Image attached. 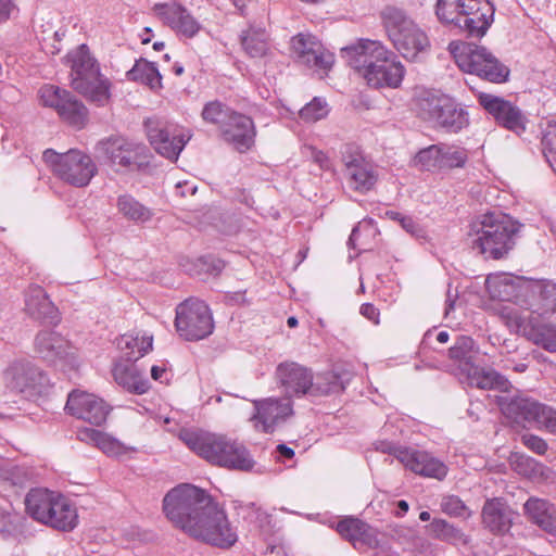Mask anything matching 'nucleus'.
<instances>
[{
	"instance_id": "59",
	"label": "nucleus",
	"mask_w": 556,
	"mask_h": 556,
	"mask_svg": "<svg viewBox=\"0 0 556 556\" xmlns=\"http://www.w3.org/2000/svg\"><path fill=\"white\" fill-rule=\"evenodd\" d=\"M15 9L14 0H0V23L8 21Z\"/></svg>"
},
{
	"instance_id": "20",
	"label": "nucleus",
	"mask_w": 556,
	"mask_h": 556,
	"mask_svg": "<svg viewBox=\"0 0 556 556\" xmlns=\"http://www.w3.org/2000/svg\"><path fill=\"white\" fill-rule=\"evenodd\" d=\"M222 140L239 153L250 151L256 137V127L253 119L235 111L219 129Z\"/></svg>"
},
{
	"instance_id": "4",
	"label": "nucleus",
	"mask_w": 556,
	"mask_h": 556,
	"mask_svg": "<svg viewBox=\"0 0 556 556\" xmlns=\"http://www.w3.org/2000/svg\"><path fill=\"white\" fill-rule=\"evenodd\" d=\"M417 116L434 129L458 134L469 125V114L454 98L437 90H424L414 100Z\"/></svg>"
},
{
	"instance_id": "1",
	"label": "nucleus",
	"mask_w": 556,
	"mask_h": 556,
	"mask_svg": "<svg viewBox=\"0 0 556 556\" xmlns=\"http://www.w3.org/2000/svg\"><path fill=\"white\" fill-rule=\"evenodd\" d=\"M166 517L190 536L219 548H229L238 541L236 529L225 510L204 490L181 484L163 500Z\"/></svg>"
},
{
	"instance_id": "14",
	"label": "nucleus",
	"mask_w": 556,
	"mask_h": 556,
	"mask_svg": "<svg viewBox=\"0 0 556 556\" xmlns=\"http://www.w3.org/2000/svg\"><path fill=\"white\" fill-rule=\"evenodd\" d=\"M144 125L151 146L159 154L174 162L192 137L190 130L175 123L150 118Z\"/></svg>"
},
{
	"instance_id": "39",
	"label": "nucleus",
	"mask_w": 556,
	"mask_h": 556,
	"mask_svg": "<svg viewBox=\"0 0 556 556\" xmlns=\"http://www.w3.org/2000/svg\"><path fill=\"white\" fill-rule=\"evenodd\" d=\"M27 518L13 508H0V535L4 540H20L27 533Z\"/></svg>"
},
{
	"instance_id": "36",
	"label": "nucleus",
	"mask_w": 556,
	"mask_h": 556,
	"mask_svg": "<svg viewBox=\"0 0 556 556\" xmlns=\"http://www.w3.org/2000/svg\"><path fill=\"white\" fill-rule=\"evenodd\" d=\"M244 52L252 59L265 58L270 53L269 37L265 28L250 25L240 35Z\"/></svg>"
},
{
	"instance_id": "58",
	"label": "nucleus",
	"mask_w": 556,
	"mask_h": 556,
	"mask_svg": "<svg viewBox=\"0 0 556 556\" xmlns=\"http://www.w3.org/2000/svg\"><path fill=\"white\" fill-rule=\"evenodd\" d=\"M400 224L405 231L413 236L419 237L420 233L422 232V229L420 228L418 223H416L410 216H404L403 218H401Z\"/></svg>"
},
{
	"instance_id": "48",
	"label": "nucleus",
	"mask_w": 556,
	"mask_h": 556,
	"mask_svg": "<svg viewBox=\"0 0 556 556\" xmlns=\"http://www.w3.org/2000/svg\"><path fill=\"white\" fill-rule=\"evenodd\" d=\"M329 113V108L325 99L315 97L309 103L300 111V117L306 123H315L325 118Z\"/></svg>"
},
{
	"instance_id": "31",
	"label": "nucleus",
	"mask_w": 556,
	"mask_h": 556,
	"mask_svg": "<svg viewBox=\"0 0 556 556\" xmlns=\"http://www.w3.org/2000/svg\"><path fill=\"white\" fill-rule=\"evenodd\" d=\"M25 311L34 319L48 323H59V311L49 299L46 291L37 285H31L25 292Z\"/></svg>"
},
{
	"instance_id": "42",
	"label": "nucleus",
	"mask_w": 556,
	"mask_h": 556,
	"mask_svg": "<svg viewBox=\"0 0 556 556\" xmlns=\"http://www.w3.org/2000/svg\"><path fill=\"white\" fill-rule=\"evenodd\" d=\"M117 208L125 218L137 224L147 223L153 216V213L149 207L129 194L118 197Z\"/></svg>"
},
{
	"instance_id": "63",
	"label": "nucleus",
	"mask_w": 556,
	"mask_h": 556,
	"mask_svg": "<svg viewBox=\"0 0 556 556\" xmlns=\"http://www.w3.org/2000/svg\"><path fill=\"white\" fill-rule=\"evenodd\" d=\"M277 452L281 457L287 459H291L294 456V451L286 444H278Z\"/></svg>"
},
{
	"instance_id": "27",
	"label": "nucleus",
	"mask_w": 556,
	"mask_h": 556,
	"mask_svg": "<svg viewBox=\"0 0 556 556\" xmlns=\"http://www.w3.org/2000/svg\"><path fill=\"white\" fill-rule=\"evenodd\" d=\"M525 283H529V279L509 274L490 275L485 279V288L491 299L503 302L516 301L520 306H525L527 298Z\"/></svg>"
},
{
	"instance_id": "26",
	"label": "nucleus",
	"mask_w": 556,
	"mask_h": 556,
	"mask_svg": "<svg viewBox=\"0 0 556 556\" xmlns=\"http://www.w3.org/2000/svg\"><path fill=\"white\" fill-rule=\"evenodd\" d=\"M153 11L157 17L178 35L187 38L194 37L201 29L200 23L191 13L176 1L168 3H156Z\"/></svg>"
},
{
	"instance_id": "43",
	"label": "nucleus",
	"mask_w": 556,
	"mask_h": 556,
	"mask_svg": "<svg viewBox=\"0 0 556 556\" xmlns=\"http://www.w3.org/2000/svg\"><path fill=\"white\" fill-rule=\"evenodd\" d=\"M344 390L341 377L334 371H325L316 376L312 375L311 396H325Z\"/></svg>"
},
{
	"instance_id": "50",
	"label": "nucleus",
	"mask_w": 556,
	"mask_h": 556,
	"mask_svg": "<svg viewBox=\"0 0 556 556\" xmlns=\"http://www.w3.org/2000/svg\"><path fill=\"white\" fill-rule=\"evenodd\" d=\"M1 479L13 486L23 488L30 480V472L25 467L9 464L1 468Z\"/></svg>"
},
{
	"instance_id": "24",
	"label": "nucleus",
	"mask_w": 556,
	"mask_h": 556,
	"mask_svg": "<svg viewBox=\"0 0 556 556\" xmlns=\"http://www.w3.org/2000/svg\"><path fill=\"white\" fill-rule=\"evenodd\" d=\"M313 371L296 362L280 363L275 371L278 386L285 393V399L308 395L312 387Z\"/></svg>"
},
{
	"instance_id": "51",
	"label": "nucleus",
	"mask_w": 556,
	"mask_h": 556,
	"mask_svg": "<svg viewBox=\"0 0 556 556\" xmlns=\"http://www.w3.org/2000/svg\"><path fill=\"white\" fill-rule=\"evenodd\" d=\"M441 509L443 513L452 517H469L471 513L464 502L456 495H448L443 497L441 502Z\"/></svg>"
},
{
	"instance_id": "16",
	"label": "nucleus",
	"mask_w": 556,
	"mask_h": 556,
	"mask_svg": "<svg viewBox=\"0 0 556 556\" xmlns=\"http://www.w3.org/2000/svg\"><path fill=\"white\" fill-rule=\"evenodd\" d=\"M39 98L45 106L56 110L60 117L76 128H83L88 121L87 108L70 91L58 86L45 85L39 89Z\"/></svg>"
},
{
	"instance_id": "45",
	"label": "nucleus",
	"mask_w": 556,
	"mask_h": 556,
	"mask_svg": "<svg viewBox=\"0 0 556 556\" xmlns=\"http://www.w3.org/2000/svg\"><path fill=\"white\" fill-rule=\"evenodd\" d=\"M469 153L464 147L440 143L441 170L463 168L468 162Z\"/></svg>"
},
{
	"instance_id": "3",
	"label": "nucleus",
	"mask_w": 556,
	"mask_h": 556,
	"mask_svg": "<svg viewBox=\"0 0 556 556\" xmlns=\"http://www.w3.org/2000/svg\"><path fill=\"white\" fill-rule=\"evenodd\" d=\"M179 439L212 465L238 471H251L255 465L244 444L225 434L186 429Z\"/></svg>"
},
{
	"instance_id": "55",
	"label": "nucleus",
	"mask_w": 556,
	"mask_h": 556,
	"mask_svg": "<svg viewBox=\"0 0 556 556\" xmlns=\"http://www.w3.org/2000/svg\"><path fill=\"white\" fill-rule=\"evenodd\" d=\"M542 146L544 151L556 153V122L548 123L543 132Z\"/></svg>"
},
{
	"instance_id": "18",
	"label": "nucleus",
	"mask_w": 556,
	"mask_h": 556,
	"mask_svg": "<svg viewBox=\"0 0 556 556\" xmlns=\"http://www.w3.org/2000/svg\"><path fill=\"white\" fill-rule=\"evenodd\" d=\"M478 101L500 126L518 136L526 131L529 119L527 115L510 101L485 92L478 94Z\"/></svg>"
},
{
	"instance_id": "13",
	"label": "nucleus",
	"mask_w": 556,
	"mask_h": 556,
	"mask_svg": "<svg viewBox=\"0 0 556 556\" xmlns=\"http://www.w3.org/2000/svg\"><path fill=\"white\" fill-rule=\"evenodd\" d=\"M498 313L510 329L521 333L529 341L545 351L556 353V324L536 323L532 316L525 315L518 309L506 305L502 306Z\"/></svg>"
},
{
	"instance_id": "5",
	"label": "nucleus",
	"mask_w": 556,
	"mask_h": 556,
	"mask_svg": "<svg viewBox=\"0 0 556 556\" xmlns=\"http://www.w3.org/2000/svg\"><path fill=\"white\" fill-rule=\"evenodd\" d=\"M494 12L489 0H438L435 4V15L441 23L452 24L472 38L486 34Z\"/></svg>"
},
{
	"instance_id": "7",
	"label": "nucleus",
	"mask_w": 556,
	"mask_h": 556,
	"mask_svg": "<svg viewBox=\"0 0 556 556\" xmlns=\"http://www.w3.org/2000/svg\"><path fill=\"white\" fill-rule=\"evenodd\" d=\"M72 68V87L98 106L105 105L111 97V84L100 74L99 65L89 48L80 45L68 53Z\"/></svg>"
},
{
	"instance_id": "47",
	"label": "nucleus",
	"mask_w": 556,
	"mask_h": 556,
	"mask_svg": "<svg viewBox=\"0 0 556 556\" xmlns=\"http://www.w3.org/2000/svg\"><path fill=\"white\" fill-rule=\"evenodd\" d=\"M232 113H235V111L224 103L219 101H212L204 105L202 110V117L205 122L217 125L219 130Z\"/></svg>"
},
{
	"instance_id": "17",
	"label": "nucleus",
	"mask_w": 556,
	"mask_h": 556,
	"mask_svg": "<svg viewBox=\"0 0 556 556\" xmlns=\"http://www.w3.org/2000/svg\"><path fill=\"white\" fill-rule=\"evenodd\" d=\"M344 177L348 187L356 192L366 193L374 188L378 173L374 165L366 161L358 147L346 144L342 152Z\"/></svg>"
},
{
	"instance_id": "6",
	"label": "nucleus",
	"mask_w": 556,
	"mask_h": 556,
	"mask_svg": "<svg viewBox=\"0 0 556 556\" xmlns=\"http://www.w3.org/2000/svg\"><path fill=\"white\" fill-rule=\"evenodd\" d=\"M518 229L510 216L501 212L486 213L472 225L473 248L486 258L500 260L513 249Z\"/></svg>"
},
{
	"instance_id": "54",
	"label": "nucleus",
	"mask_w": 556,
	"mask_h": 556,
	"mask_svg": "<svg viewBox=\"0 0 556 556\" xmlns=\"http://www.w3.org/2000/svg\"><path fill=\"white\" fill-rule=\"evenodd\" d=\"M521 441L529 450L539 455H544L548 450L547 442L543 438L535 434H523L521 437Z\"/></svg>"
},
{
	"instance_id": "29",
	"label": "nucleus",
	"mask_w": 556,
	"mask_h": 556,
	"mask_svg": "<svg viewBox=\"0 0 556 556\" xmlns=\"http://www.w3.org/2000/svg\"><path fill=\"white\" fill-rule=\"evenodd\" d=\"M523 290L527 293L525 306L528 315L542 316L556 312V283L529 280V283H525Z\"/></svg>"
},
{
	"instance_id": "12",
	"label": "nucleus",
	"mask_w": 556,
	"mask_h": 556,
	"mask_svg": "<svg viewBox=\"0 0 556 556\" xmlns=\"http://www.w3.org/2000/svg\"><path fill=\"white\" fill-rule=\"evenodd\" d=\"M175 328L187 341H199L208 337L214 329L212 313L205 302L190 298L176 307Z\"/></svg>"
},
{
	"instance_id": "44",
	"label": "nucleus",
	"mask_w": 556,
	"mask_h": 556,
	"mask_svg": "<svg viewBox=\"0 0 556 556\" xmlns=\"http://www.w3.org/2000/svg\"><path fill=\"white\" fill-rule=\"evenodd\" d=\"M427 529L433 538L441 541L462 545H466L469 542V538L465 533L444 519H433L432 522L427 526Z\"/></svg>"
},
{
	"instance_id": "57",
	"label": "nucleus",
	"mask_w": 556,
	"mask_h": 556,
	"mask_svg": "<svg viewBox=\"0 0 556 556\" xmlns=\"http://www.w3.org/2000/svg\"><path fill=\"white\" fill-rule=\"evenodd\" d=\"M359 312L368 320L372 321L376 325L379 324V311L374 304H371V303L362 304Z\"/></svg>"
},
{
	"instance_id": "22",
	"label": "nucleus",
	"mask_w": 556,
	"mask_h": 556,
	"mask_svg": "<svg viewBox=\"0 0 556 556\" xmlns=\"http://www.w3.org/2000/svg\"><path fill=\"white\" fill-rule=\"evenodd\" d=\"M291 50L298 62L308 67L328 71L334 55L326 50L315 36L299 34L291 39Z\"/></svg>"
},
{
	"instance_id": "15",
	"label": "nucleus",
	"mask_w": 556,
	"mask_h": 556,
	"mask_svg": "<svg viewBox=\"0 0 556 556\" xmlns=\"http://www.w3.org/2000/svg\"><path fill=\"white\" fill-rule=\"evenodd\" d=\"M34 351L40 359L62 370H73L79 366L76 348L59 332L39 331L34 339Z\"/></svg>"
},
{
	"instance_id": "38",
	"label": "nucleus",
	"mask_w": 556,
	"mask_h": 556,
	"mask_svg": "<svg viewBox=\"0 0 556 556\" xmlns=\"http://www.w3.org/2000/svg\"><path fill=\"white\" fill-rule=\"evenodd\" d=\"M53 510L50 514L51 518L48 520L47 526L61 531H71L77 526L78 515L76 507L60 493L54 502Z\"/></svg>"
},
{
	"instance_id": "35",
	"label": "nucleus",
	"mask_w": 556,
	"mask_h": 556,
	"mask_svg": "<svg viewBox=\"0 0 556 556\" xmlns=\"http://www.w3.org/2000/svg\"><path fill=\"white\" fill-rule=\"evenodd\" d=\"M465 375L468 384L478 389L498 390L506 393L513 388L508 379L494 369H482L472 366L468 368Z\"/></svg>"
},
{
	"instance_id": "33",
	"label": "nucleus",
	"mask_w": 556,
	"mask_h": 556,
	"mask_svg": "<svg viewBox=\"0 0 556 556\" xmlns=\"http://www.w3.org/2000/svg\"><path fill=\"white\" fill-rule=\"evenodd\" d=\"M523 513L528 520L543 531L556 535V506L547 500L530 497L523 504Z\"/></svg>"
},
{
	"instance_id": "62",
	"label": "nucleus",
	"mask_w": 556,
	"mask_h": 556,
	"mask_svg": "<svg viewBox=\"0 0 556 556\" xmlns=\"http://www.w3.org/2000/svg\"><path fill=\"white\" fill-rule=\"evenodd\" d=\"M151 376L154 380L163 382L166 379L167 371L164 367L153 366L151 368Z\"/></svg>"
},
{
	"instance_id": "2",
	"label": "nucleus",
	"mask_w": 556,
	"mask_h": 556,
	"mask_svg": "<svg viewBox=\"0 0 556 556\" xmlns=\"http://www.w3.org/2000/svg\"><path fill=\"white\" fill-rule=\"evenodd\" d=\"M342 58L372 88H397L404 75V65L380 41L361 39L342 49Z\"/></svg>"
},
{
	"instance_id": "41",
	"label": "nucleus",
	"mask_w": 556,
	"mask_h": 556,
	"mask_svg": "<svg viewBox=\"0 0 556 556\" xmlns=\"http://www.w3.org/2000/svg\"><path fill=\"white\" fill-rule=\"evenodd\" d=\"M152 336L123 334L117 339V348L124 352L127 362H135L152 349Z\"/></svg>"
},
{
	"instance_id": "32",
	"label": "nucleus",
	"mask_w": 556,
	"mask_h": 556,
	"mask_svg": "<svg viewBox=\"0 0 556 556\" xmlns=\"http://www.w3.org/2000/svg\"><path fill=\"white\" fill-rule=\"evenodd\" d=\"M482 523L495 534L508 532L513 526L514 511L501 498L488 500L482 507Z\"/></svg>"
},
{
	"instance_id": "49",
	"label": "nucleus",
	"mask_w": 556,
	"mask_h": 556,
	"mask_svg": "<svg viewBox=\"0 0 556 556\" xmlns=\"http://www.w3.org/2000/svg\"><path fill=\"white\" fill-rule=\"evenodd\" d=\"M415 162L426 170H441L440 143L421 149L416 154Z\"/></svg>"
},
{
	"instance_id": "53",
	"label": "nucleus",
	"mask_w": 556,
	"mask_h": 556,
	"mask_svg": "<svg viewBox=\"0 0 556 556\" xmlns=\"http://www.w3.org/2000/svg\"><path fill=\"white\" fill-rule=\"evenodd\" d=\"M538 426L556 435V408L543 404Z\"/></svg>"
},
{
	"instance_id": "30",
	"label": "nucleus",
	"mask_w": 556,
	"mask_h": 556,
	"mask_svg": "<svg viewBox=\"0 0 556 556\" xmlns=\"http://www.w3.org/2000/svg\"><path fill=\"white\" fill-rule=\"evenodd\" d=\"M337 531L355 548L363 546L377 548L379 546L378 531L358 518L345 517L338 522Z\"/></svg>"
},
{
	"instance_id": "28",
	"label": "nucleus",
	"mask_w": 556,
	"mask_h": 556,
	"mask_svg": "<svg viewBox=\"0 0 556 556\" xmlns=\"http://www.w3.org/2000/svg\"><path fill=\"white\" fill-rule=\"evenodd\" d=\"M497 405L503 415L511 422L526 427L527 424H538L542 403L522 396H497Z\"/></svg>"
},
{
	"instance_id": "64",
	"label": "nucleus",
	"mask_w": 556,
	"mask_h": 556,
	"mask_svg": "<svg viewBox=\"0 0 556 556\" xmlns=\"http://www.w3.org/2000/svg\"><path fill=\"white\" fill-rule=\"evenodd\" d=\"M257 514V520H258V525L261 528H265V527H269L270 526V522H271V518L269 515H267L266 513L264 511H256Z\"/></svg>"
},
{
	"instance_id": "52",
	"label": "nucleus",
	"mask_w": 556,
	"mask_h": 556,
	"mask_svg": "<svg viewBox=\"0 0 556 556\" xmlns=\"http://www.w3.org/2000/svg\"><path fill=\"white\" fill-rule=\"evenodd\" d=\"M97 447L108 456H119L125 454L127 451L126 446L122 442L104 432H102Z\"/></svg>"
},
{
	"instance_id": "21",
	"label": "nucleus",
	"mask_w": 556,
	"mask_h": 556,
	"mask_svg": "<svg viewBox=\"0 0 556 556\" xmlns=\"http://www.w3.org/2000/svg\"><path fill=\"white\" fill-rule=\"evenodd\" d=\"M67 413L91 425L101 426L110 413L109 405L94 394L73 390L65 405Z\"/></svg>"
},
{
	"instance_id": "34",
	"label": "nucleus",
	"mask_w": 556,
	"mask_h": 556,
	"mask_svg": "<svg viewBox=\"0 0 556 556\" xmlns=\"http://www.w3.org/2000/svg\"><path fill=\"white\" fill-rule=\"evenodd\" d=\"M59 493L47 489H33L25 497L26 513L36 521L47 525Z\"/></svg>"
},
{
	"instance_id": "11",
	"label": "nucleus",
	"mask_w": 556,
	"mask_h": 556,
	"mask_svg": "<svg viewBox=\"0 0 556 556\" xmlns=\"http://www.w3.org/2000/svg\"><path fill=\"white\" fill-rule=\"evenodd\" d=\"M42 159L56 177L77 188L88 186L98 172L92 159L77 149H71L65 153L47 149Z\"/></svg>"
},
{
	"instance_id": "37",
	"label": "nucleus",
	"mask_w": 556,
	"mask_h": 556,
	"mask_svg": "<svg viewBox=\"0 0 556 556\" xmlns=\"http://www.w3.org/2000/svg\"><path fill=\"white\" fill-rule=\"evenodd\" d=\"M130 364L117 363L113 368V377L117 384L135 394H143L149 390V381Z\"/></svg>"
},
{
	"instance_id": "56",
	"label": "nucleus",
	"mask_w": 556,
	"mask_h": 556,
	"mask_svg": "<svg viewBox=\"0 0 556 556\" xmlns=\"http://www.w3.org/2000/svg\"><path fill=\"white\" fill-rule=\"evenodd\" d=\"M102 431L92 428H80L77 430V439L84 443L98 446Z\"/></svg>"
},
{
	"instance_id": "9",
	"label": "nucleus",
	"mask_w": 556,
	"mask_h": 556,
	"mask_svg": "<svg viewBox=\"0 0 556 556\" xmlns=\"http://www.w3.org/2000/svg\"><path fill=\"white\" fill-rule=\"evenodd\" d=\"M448 48L463 72L495 84L507 80L509 68L485 47L451 42Z\"/></svg>"
},
{
	"instance_id": "25",
	"label": "nucleus",
	"mask_w": 556,
	"mask_h": 556,
	"mask_svg": "<svg viewBox=\"0 0 556 556\" xmlns=\"http://www.w3.org/2000/svg\"><path fill=\"white\" fill-rule=\"evenodd\" d=\"M255 427L262 431L273 432L275 427L293 415V403L290 399L267 397L254 401Z\"/></svg>"
},
{
	"instance_id": "46",
	"label": "nucleus",
	"mask_w": 556,
	"mask_h": 556,
	"mask_svg": "<svg viewBox=\"0 0 556 556\" xmlns=\"http://www.w3.org/2000/svg\"><path fill=\"white\" fill-rule=\"evenodd\" d=\"M473 345L475 342L470 337L459 336L453 346L448 349L450 358L459 363V367L464 374L468 371L469 367L473 366L471 363Z\"/></svg>"
},
{
	"instance_id": "19",
	"label": "nucleus",
	"mask_w": 556,
	"mask_h": 556,
	"mask_svg": "<svg viewBox=\"0 0 556 556\" xmlns=\"http://www.w3.org/2000/svg\"><path fill=\"white\" fill-rule=\"evenodd\" d=\"M390 451L395 453L405 468L416 475L443 480L448 471L447 466L431 453L413 447H392Z\"/></svg>"
},
{
	"instance_id": "8",
	"label": "nucleus",
	"mask_w": 556,
	"mask_h": 556,
	"mask_svg": "<svg viewBox=\"0 0 556 556\" xmlns=\"http://www.w3.org/2000/svg\"><path fill=\"white\" fill-rule=\"evenodd\" d=\"M381 17L389 39L404 59L416 61L430 48L427 34L402 9L387 7Z\"/></svg>"
},
{
	"instance_id": "10",
	"label": "nucleus",
	"mask_w": 556,
	"mask_h": 556,
	"mask_svg": "<svg viewBox=\"0 0 556 556\" xmlns=\"http://www.w3.org/2000/svg\"><path fill=\"white\" fill-rule=\"evenodd\" d=\"M2 381L8 391L26 399L47 395L53 387L48 375L27 358L9 363L2 372Z\"/></svg>"
},
{
	"instance_id": "60",
	"label": "nucleus",
	"mask_w": 556,
	"mask_h": 556,
	"mask_svg": "<svg viewBox=\"0 0 556 556\" xmlns=\"http://www.w3.org/2000/svg\"><path fill=\"white\" fill-rule=\"evenodd\" d=\"M262 555L263 556H288L286 547L281 543H268Z\"/></svg>"
},
{
	"instance_id": "40",
	"label": "nucleus",
	"mask_w": 556,
	"mask_h": 556,
	"mask_svg": "<svg viewBox=\"0 0 556 556\" xmlns=\"http://www.w3.org/2000/svg\"><path fill=\"white\" fill-rule=\"evenodd\" d=\"M128 80L138 81L149 86L152 90L162 87V76L153 62L146 59L136 61L135 65L126 73Z\"/></svg>"
},
{
	"instance_id": "23",
	"label": "nucleus",
	"mask_w": 556,
	"mask_h": 556,
	"mask_svg": "<svg viewBox=\"0 0 556 556\" xmlns=\"http://www.w3.org/2000/svg\"><path fill=\"white\" fill-rule=\"evenodd\" d=\"M97 151L110 163L123 167L138 165L146 156V147L123 137H111L97 146Z\"/></svg>"
},
{
	"instance_id": "61",
	"label": "nucleus",
	"mask_w": 556,
	"mask_h": 556,
	"mask_svg": "<svg viewBox=\"0 0 556 556\" xmlns=\"http://www.w3.org/2000/svg\"><path fill=\"white\" fill-rule=\"evenodd\" d=\"M365 228H370V224L364 223L353 228L352 233L349 238V243L355 245L356 241L359 239L361 231Z\"/></svg>"
}]
</instances>
